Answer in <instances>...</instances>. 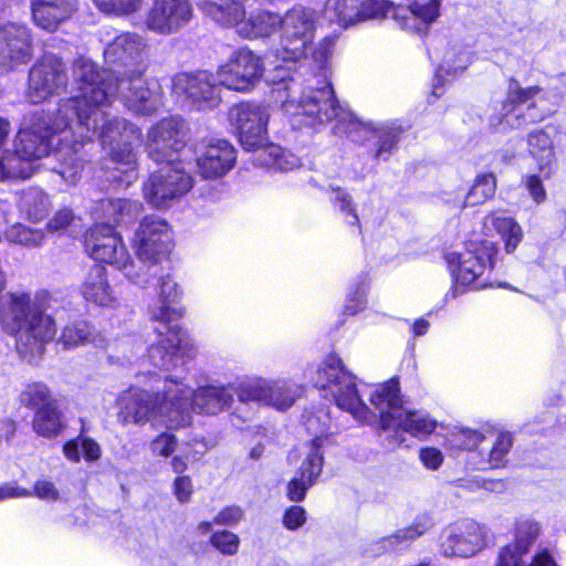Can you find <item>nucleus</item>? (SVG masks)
Here are the masks:
<instances>
[{
    "instance_id": "obj_1",
    "label": "nucleus",
    "mask_w": 566,
    "mask_h": 566,
    "mask_svg": "<svg viewBox=\"0 0 566 566\" xmlns=\"http://www.w3.org/2000/svg\"><path fill=\"white\" fill-rule=\"evenodd\" d=\"M118 75L101 70L88 57L74 60L72 78L78 92L77 96L59 103L62 125L72 118L75 132L84 139L98 137L106 155L115 165L113 178L126 185L137 179L136 155L132 144L140 137L139 129L126 119L109 118L104 111L115 96L114 86Z\"/></svg>"
},
{
    "instance_id": "obj_2",
    "label": "nucleus",
    "mask_w": 566,
    "mask_h": 566,
    "mask_svg": "<svg viewBox=\"0 0 566 566\" xmlns=\"http://www.w3.org/2000/svg\"><path fill=\"white\" fill-rule=\"evenodd\" d=\"M317 82L312 78L307 82ZM287 92L283 109L292 117L293 125L315 126L317 124L336 120L339 132L352 135L364 132L373 140V156L378 160H387L397 147L401 129L392 125L373 126L357 120L354 115L343 108L335 98L334 90L329 83L323 82L321 86L312 83L303 84L292 76L285 84Z\"/></svg>"
},
{
    "instance_id": "obj_3",
    "label": "nucleus",
    "mask_w": 566,
    "mask_h": 566,
    "mask_svg": "<svg viewBox=\"0 0 566 566\" xmlns=\"http://www.w3.org/2000/svg\"><path fill=\"white\" fill-rule=\"evenodd\" d=\"M63 116L57 107L54 113H41L34 116L29 125L19 129L14 138V148L27 159H41L51 153L53 136L70 129L72 138L65 136L54 150L53 156L59 166L54 170L70 185H75L85 167V157L82 148L92 139H82L75 132L72 118L62 125Z\"/></svg>"
},
{
    "instance_id": "obj_4",
    "label": "nucleus",
    "mask_w": 566,
    "mask_h": 566,
    "mask_svg": "<svg viewBox=\"0 0 566 566\" xmlns=\"http://www.w3.org/2000/svg\"><path fill=\"white\" fill-rule=\"evenodd\" d=\"M158 287L160 305L151 307L150 317L160 324L156 332L161 338L150 346L148 357L155 367L170 370L185 359L192 358L196 355V347L178 324L184 314L180 307L174 306L181 295L179 285L166 274L158 277Z\"/></svg>"
},
{
    "instance_id": "obj_5",
    "label": "nucleus",
    "mask_w": 566,
    "mask_h": 566,
    "mask_svg": "<svg viewBox=\"0 0 566 566\" xmlns=\"http://www.w3.org/2000/svg\"><path fill=\"white\" fill-rule=\"evenodd\" d=\"M0 317L3 325L15 334L20 356L33 363L44 352L46 343L55 335V324L43 314L28 293H12L0 300Z\"/></svg>"
},
{
    "instance_id": "obj_6",
    "label": "nucleus",
    "mask_w": 566,
    "mask_h": 566,
    "mask_svg": "<svg viewBox=\"0 0 566 566\" xmlns=\"http://www.w3.org/2000/svg\"><path fill=\"white\" fill-rule=\"evenodd\" d=\"M176 378L165 377L157 391L130 388L117 399V420L120 424H164L177 430L188 426V416L178 410Z\"/></svg>"
},
{
    "instance_id": "obj_7",
    "label": "nucleus",
    "mask_w": 566,
    "mask_h": 566,
    "mask_svg": "<svg viewBox=\"0 0 566 566\" xmlns=\"http://www.w3.org/2000/svg\"><path fill=\"white\" fill-rule=\"evenodd\" d=\"M315 386L329 394L336 406L360 422L369 418L368 407L358 394L355 377L345 369L339 357L329 355L316 373Z\"/></svg>"
},
{
    "instance_id": "obj_8",
    "label": "nucleus",
    "mask_w": 566,
    "mask_h": 566,
    "mask_svg": "<svg viewBox=\"0 0 566 566\" xmlns=\"http://www.w3.org/2000/svg\"><path fill=\"white\" fill-rule=\"evenodd\" d=\"M317 27L315 10L295 6L280 21V48L277 55L283 61L298 62L307 57Z\"/></svg>"
},
{
    "instance_id": "obj_9",
    "label": "nucleus",
    "mask_w": 566,
    "mask_h": 566,
    "mask_svg": "<svg viewBox=\"0 0 566 566\" xmlns=\"http://www.w3.org/2000/svg\"><path fill=\"white\" fill-rule=\"evenodd\" d=\"M86 253L95 261L111 264L120 271L133 283L145 286L148 279L134 271L130 255L123 239L113 229V226L104 222L90 228L84 238Z\"/></svg>"
},
{
    "instance_id": "obj_10",
    "label": "nucleus",
    "mask_w": 566,
    "mask_h": 566,
    "mask_svg": "<svg viewBox=\"0 0 566 566\" xmlns=\"http://www.w3.org/2000/svg\"><path fill=\"white\" fill-rule=\"evenodd\" d=\"M115 96L136 115L149 116L163 106V92L155 80H147L142 70L118 73Z\"/></svg>"
},
{
    "instance_id": "obj_11",
    "label": "nucleus",
    "mask_w": 566,
    "mask_h": 566,
    "mask_svg": "<svg viewBox=\"0 0 566 566\" xmlns=\"http://www.w3.org/2000/svg\"><path fill=\"white\" fill-rule=\"evenodd\" d=\"M495 248L492 242H485L475 251L465 250L464 252H450L446 254V262L449 271L454 279V285L446 294V300L455 298L463 293L461 286L474 284V289L480 290L486 286L479 283L478 279L484 273L486 268L493 266V256Z\"/></svg>"
},
{
    "instance_id": "obj_12",
    "label": "nucleus",
    "mask_w": 566,
    "mask_h": 566,
    "mask_svg": "<svg viewBox=\"0 0 566 566\" xmlns=\"http://www.w3.org/2000/svg\"><path fill=\"white\" fill-rule=\"evenodd\" d=\"M192 187L191 176L179 164L167 161L143 185L144 199L157 209L168 208Z\"/></svg>"
},
{
    "instance_id": "obj_13",
    "label": "nucleus",
    "mask_w": 566,
    "mask_h": 566,
    "mask_svg": "<svg viewBox=\"0 0 566 566\" xmlns=\"http://www.w3.org/2000/svg\"><path fill=\"white\" fill-rule=\"evenodd\" d=\"M234 384H211L193 390L184 381L176 379V395L178 410L188 416V424L191 421L190 410L207 415H217L231 407L233 402Z\"/></svg>"
},
{
    "instance_id": "obj_14",
    "label": "nucleus",
    "mask_w": 566,
    "mask_h": 566,
    "mask_svg": "<svg viewBox=\"0 0 566 566\" xmlns=\"http://www.w3.org/2000/svg\"><path fill=\"white\" fill-rule=\"evenodd\" d=\"M138 259L157 264L166 259L174 245L172 232L166 220L150 214L143 218L133 239Z\"/></svg>"
},
{
    "instance_id": "obj_15",
    "label": "nucleus",
    "mask_w": 566,
    "mask_h": 566,
    "mask_svg": "<svg viewBox=\"0 0 566 566\" xmlns=\"http://www.w3.org/2000/svg\"><path fill=\"white\" fill-rule=\"evenodd\" d=\"M269 108L253 103L233 105L229 112L239 142L248 151H256L268 143Z\"/></svg>"
},
{
    "instance_id": "obj_16",
    "label": "nucleus",
    "mask_w": 566,
    "mask_h": 566,
    "mask_svg": "<svg viewBox=\"0 0 566 566\" xmlns=\"http://www.w3.org/2000/svg\"><path fill=\"white\" fill-rule=\"evenodd\" d=\"M67 84L66 69L62 60L44 54L29 72L27 97L39 104L63 91Z\"/></svg>"
},
{
    "instance_id": "obj_17",
    "label": "nucleus",
    "mask_w": 566,
    "mask_h": 566,
    "mask_svg": "<svg viewBox=\"0 0 566 566\" xmlns=\"http://www.w3.org/2000/svg\"><path fill=\"white\" fill-rule=\"evenodd\" d=\"M486 546V530L472 520L447 526L440 536V551L446 557L469 558Z\"/></svg>"
},
{
    "instance_id": "obj_18",
    "label": "nucleus",
    "mask_w": 566,
    "mask_h": 566,
    "mask_svg": "<svg viewBox=\"0 0 566 566\" xmlns=\"http://www.w3.org/2000/svg\"><path fill=\"white\" fill-rule=\"evenodd\" d=\"M186 142L187 128L184 120L168 117L148 129L145 147L154 161H174L172 156L185 147Z\"/></svg>"
},
{
    "instance_id": "obj_19",
    "label": "nucleus",
    "mask_w": 566,
    "mask_h": 566,
    "mask_svg": "<svg viewBox=\"0 0 566 566\" xmlns=\"http://www.w3.org/2000/svg\"><path fill=\"white\" fill-rule=\"evenodd\" d=\"M264 65L258 55L248 49L232 53L218 71V81L222 86L234 91H248L262 77Z\"/></svg>"
},
{
    "instance_id": "obj_20",
    "label": "nucleus",
    "mask_w": 566,
    "mask_h": 566,
    "mask_svg": "<svg viewBox=\"0 0 566 566\" xmlns=\"http://www.w3.org/2000/svg\"><path fill=\"white\" fill-rule=\"evenodd\" d=\"M189 0H154L145 15V28L159 35L179 32L192 19Z\"/></svg>"
},
{
    "instance_id": "obj_21",
    "label": "nucleus",
    "mask_w": 566,
    "mask_h": 566,
    "mask_svg": "<svg viewBox=\"0 0 566 566\" xmlns=\"http://www.w3.org/2000/svg\"><path fill=\"white\" fill-rule=\"evenodd\" d=\"M217 74L208 71L179 73L172 78V92L201 107H214L221 101Z\"/></svg>"
},
{
    "instance_id": "obj_22",
    "label": "nucleus",
    "mask_w": 566,
    "mask_h": 566,
    "mask_svg": "<svg viewBox=\"0 0 566 566\" xmlns=\"http://www.w3.org/2000/svg\"><path fill=\"white\" fill-rule=\"evenodd\" d=\"M11 0H0L2 11ZM32 56V40L25 25L8 23L0 25V69L11 71L27 63Z\"/></svg>"
},
{
    "instance_id": "obj_23",
    "label": "nucleus",
    "mask_w": 566,
    "mask_h": 566,
    "mask_svg": "<svg viewBox=\"0 0 566 566\" xmlns=\"http://www.w3.org/2000/svg\"><path fill=\"white\" fill-rule=\"evenodd\" d=\"M391 2L388 0H328L326 12L344 28L367 20L389 17Z\"/></svg>"
},
{
    "instance_id": "obj_24",
    "label": "nucleus",
    "mask_w": 566,
    "mask_h": 566,
    "mask_svg": "<svg viewBox=\"0 0 566 566\" xmlns=\"http://www.w3.org/2000/svg\"><path fill=\"white\" fill-rule=\"evenodd\" d=\"M440 7L441 0H415L408 7H395L391 3L389 17L401 29L422 35L428 32L429 27L439 18Z\"/></svg>"
},
{
    "instance_id": "obj_25",
    "label": "nucleus",
    "mask_w": 566,
    "mask_h": 566,
    "mask_svg": "<svg viewBox=\"0 0 566 566\" xmlns=\"http://www.w3.org/2000/svg\"><path fill=\"white\" fill-rule=\"evenodd\" d=\"M539 92L541 88L538 86L522 88L515 80H512L509 84L507 98L503 104V113L499 124L504 128L517 129L528 123L543 119L545 117L544 114L526 115L523 107L524 104L532 101Z\"/></svg>"
},
{
    "instance_id": "obj_26",
    "label": "nucleus",
    "mask_w": 566,
    "mask_h": 566,
    "mask_svg": "<svg viewBox=\"0 0 566 566\" xmlns=\"http://www.w3.org/2000/svg\"><path fill=\"white\" fill-rule=\"evenodd\" d=\"M541 533L537 522L521 517L515 522L514 539L500 548L495 566H525L524 557Z\"/></svg>"
},
{
    "instance_id": "obj_27",
    "label": "nucleus",
    "mask_w": 566,
    "mask_h": 566,
    "mask_svg": "<svg viewBox=\"0 0 566 566\" xmlns=\"http://www.w3.org/2000/svg\"><path fill=\"white\" fill-rule=\"evenodd\" d=\"M237 150L228 140L217 139L207 145L197 158L198 174L205 179H218L235 165Z\"/></svg>"
},
{
    "instance_id": "obj_28",
    "label": "nucleus",
    "mask_w": 566,
    "mask_h": 566,
    "mask_svg": "<svg viewBox=\"0 0 566 566\" xmlns=\"http://www.w3.org/2000/svg\"><path fill=\"white\" fill-rule=\"evenodd\" d=\"M322 437L312 440L308 453L302 462L295 476L289 482L287 496L293 502L304 500L307 490L316 482L323 468V454L321 452Z\"/></svg>"
},
{
    "instance_id": "obj_29",
    "label": "nucleus",
    "mask_w": 566,
    "mask_h": 566,
    "mask_svg": "<svg viewBox=\"0 0 566 566\" xmlns=\"http://www.w3.org/2000/svg\"><path fill=\"white\" fill-rule=\"evenodd\" d=\"M146 41L134 32H122L106 42L105 61L123 66L137 65L145 56Z\"/></svg>"
},
{
    "instance_id": "obj_30",
    "label": "nucleus",
    "mask_w": 566,
    "mask_h": 566,
    "mask_svg": "<svg viewBox=\"0 0 566 566\" xmlns=\"http://www.w3.org/2000/svg\"><path fill=\"white\" fill-rule=\"evenodd\" d=\"M76 11L74 0H31V13L35 25L54 32Z\"/></svg>"
},
{
    "instance_id": "obj_31",
    "label": "nucleus",
    "mask_w": 566,
    "mask_h": 566,
    "mask_svg": "<svg viewBox=\"0 0 566 566\" xmlns=\"http://www.w3.org/2000/svg\"><path fill=\"white\" fill-rule=\"evenodd\" d=\"M399 392L398 380L392 378L378 385L370 394L369 401L378 412L382 430H389L391 428L394 417L403 407Z\"/></svg>"
},
{
    "instance_id": "obj_32",
    "label": "nucleus",
    "mask_w": 566,
    "mask_h": 566,
    "mask_svg": "<svg viewBox=\"0 0 566 566\" xmlns=\"http://www.w3.org/2000/svg\"><path fill=\"white\" fill-rule=\"evenodd\" d=\"M143 209L139 201L132 199H102L96 203L93 214L102 222L113 224H127L132 222Z\"/></svg>"
},
{
    "instance_id": "obj_33",
    "label": "nucleus",
    "mask_w": 566,
    "mask_h": 566,
    "mask_svg": "<svg viewBox=\"0 0 566 566\" xmlns=\"http://www.w3.org/2000/svg\"><path fill=\"white\" fill-rule=\"evenodd\" d=\"M81 293L86 301L99 306H112L116 302L106 269L102 265L91 268L82 283Z\"/></svg>"
},
{
    "instance_id": "obj_34",
    "label": "nucleus",
    "mask_w": 566,
    "mask_h": 566,
    "mask_svg": "<svg viewBox=\"0 0 566 566\" xmlns=\"http://www.w3.org/2000/svg\"><path fill=\"white\" fill-rule=\"evenodd\" d=\"M196 6L210 19L219 24L238 25L244 18V0H193Z\"/></svg>"
},
{
    "instance_id": "obj_35",
    "label": "nucleus",
    "mask_w": 566,
    "mask_h": 566,
    "mask_svg": "<svg viewBox=\"0 0 566 566\" xmlns=\"http://www.w3.org/2000/svg\"><path fill=\"white\" fill-rule=\"evenodd\" d=\"M281 15L269 11H259L250 14L248 19L242 18L237 32L247 39L266 38L279 30Z\"/></svg>"
},
{
    "instance_id": "obj_36",
    "label": "nucleus",
    "mask_w": 566,
    "mask_h": 566,
    "mask_svg": "<svg viewBox=\"0 0 566 566\" xmlns=\"http://www.w3.org/2000/svg\"><path fill=\"white\" fill-rule=\"evenodd\" d=\"M496 190V180L493 174H481L476 176L470 190L459 193L455 199L446 200L453 208L464 209L465 207H474L484 203L491 199Z\"/></svg>"
},
{
    "instance_id": "obj_37",
    "label": "nucleus",
    "mask_w": 566,
    "mask_h": 566,
    "mask_svg": "<svg viewBox=\"0 0 566 566\" xmlns=\"http://www.w3.org/2000/svg\"><path fill=\"white\" fill-rule=\"evenodd\" d=\"M436 427V420L428 413L423 411H411L402 407L394 417L390 429L402 430L413 437L424 438L432 433Z\"/></svg>"
},
{
    "instance_id": "obj_38",
    "label": "nucleus",
    "mask_w": 566,
    "mask_h": 566,
    "mask_svg": "<svg viewBox=\"0 0 566 566\" xmlns=\"http://www.w3.org/2000/svg\"><path fill=\"white\" fill-rule=\"evenodd\" d=\"M484 227L488 231L494 230L505 243L506 252H513L523 238L521 226L502 212H493L485 217Z\"/></svg>"
},
{
    "instance_id": "obj_39",
    "label": "nucleus",
    "mask_w": 566,
    "mask_h": 566,
    "mask_svg": "<svg viewBox=\"0 0 566 566\" xmlns=\"http://www.w3.org/2000/svg\"><path fill=\"white\" fill-rule=\"evenodd\" d=\"M300 395L301 389L293 381L268 378L265 406L283 411L291 408Z\"/></svg>"
},
{
    "instance_id": "obj_40",
    "label": "nucleus",
    "mask_w": 566,
    "mask_h": 566,
    "mask_svg": "<svg viewBox=\"0 0 566 566\" xmlns=\"http://www.w3.org/2000/svg\"><path fill=\"white\" fill-rule=\"evenodd\" d=\"M556 133L554 126H546L528 134L527 144L530 153L538 161L539 169L549 167L555 159L553 135Z\"/></svg>"
},
{
    "instance_id": "obj_41",
    "label": "nucleus",
    "mask_w": 566,
    "mask_h": 566,
    "mask_svg": "<svg viewBox=\"0 0 566 566\" xmlns=\"http://www.w3.org/2000/svg\"><path fill=\"white\" fill-rule=\"evenodd\" d=\"M255 153V163L270 169L289 171L301 165L298 157L290 151H285L275 144L266 143L265 146Z\"/></svg>"
},
{
    "instance_id": "obj_42",
    "label": "nucleus",
    "mask_w": 566,
    "mask_h": 566,
    "mask_svg": "<svg viewBox=\"0 0 566 566\" xmlns=\"http://www.w3.org/2000/svg\"><path fill=\"white\" fill-rule=\"evenodd\" d=\"M105 342V338L99 335H95L92 326L84 321L66 325L59 339V343L65 349L75 348L86 343H93L97 347H104Z\"/></svg>"
},
{
    "instance_id": "obj_43",
    "label": "nucleus",
    "mask_w": 566,
    "mask_h": 566,
    "mask_svg": "<svg viewBox=\"0 0 566 566\" xmlns=\"http://www.w3.org/2000/svg\"><path fill=\"white\" fill-rule=\"evenodd\" d=\"M19 208L30 221L38 222L48 216L51 200L41 189L29 188L21 192Z\"/></svg>"
},
{
    "instance_id": "obj_44",
    "label": "nucleus",
    "mask_w": 566,
    "mask_h": 566,
    "mask_svg": "<svg viewBox=\"0 0 566 566\" xmlns=\"http://www.w3.org/2000/svg\"><path fill=\"white\" fill-rule=\"evenodd\" d=\"M469 64L470 54L467 49L462 46L458 49L454 46L449 49L446 52L442 63L437 71L432 93L436 96H440L439 84L441 82V78L444 75L457 76L461 74L468 67Z\"/></svg>"
},
{
    "instance_id": "obj_45",
    "label": "nucleus",
    "mask_w": 566,
    "mask_h": 566,
    "mask_svg": "<svg viewBox=\"0 0 566 566\" xmlns=\"http://www.w3.org/2000/svg\"><path fill=\"white\" fill-rule=\"evenodd\" d=\"M32 424L34 431L44 438L56 437L64 428L61 412L54 402L35 410Z\"/></svg>"
},
{
    "instance_id": "obj_46",
    "label": "nucleus",
    "mask_w": 566,
    "mask_h": 566,
    "mask_svg": "<svg viewBox=\"0 0 566 566\" xmlns=\"http://www.w3.org/2000/svg\"><path fill=\"white\" fill-rule=\"evenodd\" d=\"M33 159H27L13 151L7 150L0 157V180L27 179L33 174Z\"/></svg>"
},
{
    "instance_id": "obj_47",
    "label": "nucleus",
    "mask_w": 566,
    "mask_h": 566,
    "mask_svg": "<svg viewBox=\"0 0 566 566\" xmlns=\"http://www.w3.org/2000/svg\"><path fill=\"white\" fill-rule=\"evenodd\" d=\"M514 438L509 431H499L490 448H481L480 453L492 468H502L507 462V455L513 447Z\"/></svg>"
},
{
    "instance_id": "obj_48",
    "label": "nucleus",
    "mask_w": 566,
    "mask_h": 566,
    "mask_svg": "<svg viewBox=\"0 0 566 566\" xmlns=\"http://www.w3.org/2000/svg\"><path fill=\"white\" fill-rule=\"evenodd\" d=\"M235 385V392L241 402H255L260 406L266 403L268 378L247 377Z\"/></svg>"
},
{
    "instance_id": "obj_49",
    "label": "nucleus",
    "mask_w": 566,
    "mask_h": 566,
    "mask_svg": "<svg viewBox=\"0 0 566 566\" xmlns=\"http://www.w3.org/2000/svg\"><path fill=\"white\" fill-rule=\"evenodd\" d=\"M4 240L24 248H38L43 244L45 233L41 229H33L17 222L7 228L4 231Z\"/></svg>"
},
{
    "instance_id": "obj_50",
    "label": "nucleus",
    "mask_w": 566,
    "mask_h": 566,
    "mask_svg": "<svg viewBox=\"0 0 566 566\" xmlns=\"http://www.w3.org/2000/svg\"><path fill=\"white\" fill-rule=\"evenodd\" d=\"M63 454L75 463L80 462L82 454L86 461L92 462L101 458L102 451L99 444L93 439L77 438L63 446Z\"/></svg>"
},
{
    "instance_id": "obj_51",
    "label": "nucleus",
    "mask_w": 566,
    "mask_h": 566,
    "mask_svg": "<svg viewBox=\"0 0 566 566\" xmlns=\"http://www.w3.org/2000/svg\"><path fill=\"white\" fill-rule=\"evenodd\" d=\"M95 7L104 14L126 18L142 10L144 0H93Z\"/></svg>"
},
{
    "instance_id": "obj_52",
    "label": "nucleus",
    "mask_w": 566,
    "mask_h": 566,
    "mask_svg": "<svg viewBox=\"0 0 566 566\" xmlns=\"http://www.w3.org/2000/svg\"><path fill=\"white\" fill-rule=\"evenodd\" d=\"M329 191L334 208L343 214L345 221L348 224L358 226L359 218L352 196L339 187H329Z\"/></svg>"
},
{
    "instance_id": "obj_53",
    "label": "nucleus",
    "mask_w": 566,
    "mask_h": 566,
    "mask_svg": "<svg viewBox=\"0 0 566 566\" xmlns=\"http://www.w3.org/2000/svg\"><path fill=\"white\" fill-rule=\"evenodd\" d=\"M412 543L411 536L406 527L396 531L395 533L381 537L370 544L369 551L374 555H381L389 552H395L399 548L409 546Z\"/></svg>"
},
{
    "instance_id": "obj_54",
    "label": "nucleus",
    "mask_w": 566,
    "mask_h": 566,
    "mask_svg": "<svg viewBox=\"0 0 566 566\" xmlns=\"http://www.w3.org/2000/svg\"><path fill=\"white\" fill-rule=\"evenodd\" d=\"M20 400L27 407L34 408L35 410L54 402L51 398L49 388L40 382L28 385L22 390Z\"/></svg>"
},
{
    "instance_id": "obj_55",
    "label": "nucleus",
    "mask_w": 566,
    "mask_h": 566,
    "mask_svg": "<svg viewBox=\"0 0 566 566\" xmlns=\"http://www.w3.org/2000/svg\"><path fill=\"white\" fill-rule=\"evenodd\" d=\"M178 444V439L168 431L157 434L148 446L149 452L155 458H169L174 454Z\"/></svg>"
},
{
    "instance_id": "obj_56",
    "label": "nucleus",
    "mask_w": 566,
    "mask_h": 566,
    "mask_svg": "<svg viewBox=\"0 0 566 566\" xmlns=\"http://www.w3.org/2000/svg\"><path fill=\"white\" fill-rule=\"evenodd\" d=\"M484 440L485 437L476 430L461 429L452 433L449 441L454 448L474 450L478 449Z\"/></svg>"
},
{
    "instance_id": "obj_57",
    "label": "nucleus",
    "mask_w": 566,
    "mask_h": 566,
    "mask_svg": "<svg viewBox=\"0 0 566 566\" xmlns=\"http://www.w3.org/2000/svg\"><path fill=\"white\" fill-rule=\"evenodd\" d=\"M210 544L221 554L232 556L238 553L240 538L229 531H219L211 535Z\"/></svg>"
},
{
    "instance_id": "obj_58",
    "label": "nucleus",
    "mask_w": 566,
    "mask_h": 566,
    "mask_svg": "<svg viewBox=\"0 0 566 566\" xmlns=\"http://www.w3.org/2000/svg\"><path fill=\"white\" fill-rule=\"evenodd\" d=\"M335 45V38H324L313 50L312 59L319 69H324L332 55Z\"/></svg>"
},
{
    "instance_id": "obj_59",
    "label": "nucleus",
    "mask_w": 566,
    "mask_h": 566,
    "mask_svg": "<svg viewBox=\"0 0 566 566\" xmlns=\"http://www.w3.org/2000/svg\"><path fill=\"white\" fill-rule=\"evenodd\" d=\"M282 522L285 528L295 531L306 522V512L302 506H291L285 511Z\"/></svg>"
},
{
    "instance_id": "obj_60",
    "label": "nucleus",
    "mask_w": 566,
    "mask_h": 566,
    "mask_svg": "<svg viewBox=\"0 0 566 566\" xmlns=\"http://www.w3.org/2000/svg\"><path fill=\"white\" fill-rule=\"evenodd\" d=\"M434 526L432 517L428 514L418 515L411 525L406 530L411 536L412 542L428 533Z\"/></svg>"
},
{
    "instance_id": "obj_61",
    "label": "nucleus",
    "mask_w": 566,
    "mask_h": 566,
    "mask_svg": "<svg viewBox=\"0 0 566 566\" xmlns=\"http://www.w3.org/2000/svg\"><path fill=\"white\" fill-rule=\"evenodd\" d=\"M419 459L427 469L437 470L443 462V454L437 448L427 447L419 451Z\"/></svg>"
},
{
    "instance_id": "obj_62",
    "label": "nucleus",
    "mask_w": 566,
    "mask_h": 566,
    "mask_svg": "<svg viewBox=\"0 0 566 566\" xmlns=\"http://www.w3.org/2000/svg\"><path fill=\"white\" fill-rule=\"evenodd\" d=\"M243 517V511L239 506H228L221 510L214 517V523L218 525H237Z\"/></svg>"
},
{
    "instance_id": "obj_63",
    "label": "nucleus",
    "mask_w": 566,
    "mask_h": 566,
    "mask_svg": "<svg viewBox=\"0 0 566 566\" xmlns=\"http://www.w3.org/2000/svg\"><path fill=\"white\" fill-rule=\"evenodd\" d=\"M73 219L74 214L71 209H61L48 222L46 229L51 232L64 230L72 223Z\"/></svg>"
},
{
    "instance_id": "obj_64",
    "label": "nucleus",
    "mask_w": 566,
    "mask_h": 566,
    "mask_svg": "<svg viewBox=\"0 0 566 566\" xmlns=\"http://www.w3.org/2000/svg\"><path fill=\"white\" fill-rule=\"evenodd\" d=\"M366 305V291L364 287L357 289L353 294H349L344 305V311L348 315H355Z\"/></svg>"
}]
</instances>
